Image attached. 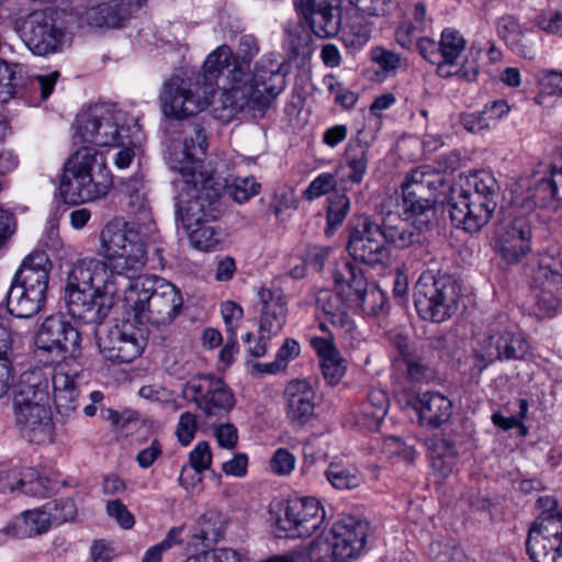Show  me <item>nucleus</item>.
Returning <instances> with one entry per match:
<instances>
[{
	"mask_svg": "<svg viewBox=\"0 0 562 562\" xmlns=\"http://www.w3.org/2000/svg\"><path fill=\"white\" fill-rule=\"evenodd\" d=\"M207 142L203 128L195 126L181 142H172L168 164L178 172L176 220L186 231L190 245L201 251L215 250L221 232L212 225L222 214L220 195L211 190L212 177L203 168Z\"/></svg>",
	"mask_w": 562,
	"mask_h": 562,
	"instance_id": "obj_1",
	"label": "nucleus"
},
{
	"mask_svg": "<svg viewBox=\"0 0 562 562\" xmlns=\"http://www.w3.org/2000/svg\"><path fill=\"white\" fill-rule=\"evenodd\" d=\"M218 97L211 103L216 120L228 123L241 112H263L285 88L282 65L263 55L252 71L225 69Z\"/></svg>",
	"mask_w": 562,
	"mask_h": 562,
	"instance_id": "obj_2",
	"label": "nucleus"
},
{
	"mask_svg": "<svg viewBox=\"0 0 562 562\" xmlns=\"http://www.w3.org/2000/svg\"><path fill=\"white\" fill-rule=\"evenodd\" d=\"M80 334L63 315H50L42 323L35 339L40 350L63 355L52 374L53 400L61 415H69L78 406L77 383L82 373L79 360Z\"/></svg>",
	"mask_w": 562,
	"mask_h": 562,
	"instance_id": "obj_3",
	"label": "nucleus"
},
{
	"mask_svg": "<svg viewBox=\"0 0 562 562\" xmlns=\"http://www.w3.org/2000/svg\"><path fill=\"white\" fill-rule=\"evenodd\" d=\"M337 294L328 297L323 304L329 324L336 329L337 336L349 344L360 339V333L349 312L363 308L378 314L386 302L383 290L373 286L367 291V280L358 263L348 259L338 261L333 272Z\"/></svg>",
	"mask_w": 562,
	"mask_h": 562,
	"instance_id": "obj_4",
	"label": "nucleus"
},
{
	"mask_svg": "<svg viewBox=\"0 0 562 562\" xmlns=\"http://www.w3.org/2000/svg\"><path fill=\"white\" fill-rule=\"evenodd\" d=\"M50 384L44 372L36 369L23 372L14 386L15 423L22 437L30 442L44 443L52 439Z\"/></svg>",
	"mask_w": 562,
	"mask_h": 562,
	"instance_id": "obj_5",
	"label": "nucleus"
},
{
	"mask_svg": "<svg viewBox=\"0 0 562 562\" xmlns=\"http://www.w3.org/2000/svg\"><path fill=\"white\" fill-rule=\"evenodd\" d=\"M123 303L139 324L166 326L180 314L183 299L171 282L157 276H145L127 281Z\"/></svg>",
	"mask_w": 562,
	"mask_h": 562,
	"instance_id": "obj_6",
	"label": "nucleus"
},
{
	"mask_svg": "<svg viewBox=\"0 0 562 562\" xmlns=\"http://www.w3.org/2000/svg\"><path fill=\"white\" fill-rule=\"evenodd\" d=\"M367 530V524L349 516L322 531L305 550L273 555L260 562H348L363 550Z\"/></svg>",
	"mask_w": 562,
	"mask_h": 562,
	"instance_id": "obj_7",
	"label": "nucleus"
},
{
	"mask_svg": "<svg viewBox=\"0 0 562 562\" xmlns=\"http://www.w3.org/2000/svg\"><path fill=\"white\" fill-rule=\"evenodd\" d=\"M112 186L105 157L92 146L78 148L66 161L59 192L67 204L95 201Z\"/></svg>",
	"mask_w": 562,
	"mask_h": 562,
	"instance_id": "obj_8",
	"label": "nucleus"
},
{
	"mask_svg": "<svg viewBox=\"0 0 562 562\" xmlns=\"http://www.w3.org/2000/svg\"><path fill=\"white\" fill-rule=\"evenodd\" d=\"M100 245L111 273L123 288L146 265L145 238L134 223H108L100 233Z\"/></svg>",
	"mask_w": 562,
	"mask_h": 562,
	"instance_id": "obj_9",
	"label": "nucleus"
},
{
	"mask_svg": "<svg viewBox=\"0 0 562 562\" xmlns=\"http://www.w3.org/2000/svg\"><path fill=\"white\" fill-rule=\"evenodd\" d=\"M50 261L46 252L35 250L21 263L7 293V313L30 318L45 304Z\"/></svg>",
	"mask_w": 562,
	"mask_h": 562,
	"instance_id": "obj_10",
	"label": "nucleus"
},
{
	"mask_svg": "<svg viewBox=\"0 0 562 562\" xmlns=\"http://www.w3.org/2000/svg\"><path fill=\"white\" fill-rule=\"evenodd\" d=\"M138 120L115 103L100 102L82 110L76 119L75 137L82 143L108 147L127 133H138Z\"/></svg>",
	"mask_w": 562,
	"mask_h": 562,
	"instance_id": "obj_11",
	"label": "nucleus"
},
{
	"mask_svg": "<svg viewBox=\"0 0 562 562\" xmlns=\"http://www.w3.org/2000/svg\"><path fill=\"white\" fill-rule=\"evenodd\" d=\"M199 74L172 75L162 86L159 103L162 114L169 119L181 120L195 115L206 109L212 92L211 85Z\"/></svg>",
	"mask_w": 562,
	"mask_h": 562,
	"instance_id": "obj_12",
	"label": "nucleus"
},
{
	"mask_svg": "<svg viewBox=\"0 0 562 562\" xmlns=\"http://www.w3.org/2000/svg\"><path fill=\"white\" fill-rule=\"evenodd\" d=\"M530 345L507 315H498L490 325L486 335L477 341L474 355L482 362L480 370L495 361L522 360Z\"/></svg>",
	"mask_w": 562,
	"mask_h": 562,
	"instance_id": "obj_13",
	"label": "nucleus"
},
{
	"mask_svg": "<svg viewBox=\"0 0 562 562\" xmlns=\"http://www.w3.org/2000/svg\"><path fill=\"white\" fill-rule=\"evenodd\" d=\"M456 283L447 276L424 272L414 286V304L418 315L434 323L449 319L458 308Z\"/></svg>",
	"mask_w": 562,
	"mask_h": 562,
	"instance_id": "obj_14",
	"label": "nucleus"
},
{
	"mask_svg": "<svg viewBox=\"0 0 562 562\" xmlns=\"http://www.w3.org/2000/svg\"><path fill=\"white\" fill-rule=\"evenodd\" d=\"M21 38L30 52L45 57L63 50L67 34L58 12L47 8L35 10L24 19Z\"/></svg>",
	"mask_w": 562,
	"mask_h": 562,
	"instance_id": "obj_15",
	"label": "nucleus"
},
{
	"mask_svg": "<svg viewBox=\"0 0 562 562\" xmlns=\"http://www.w3.org/2000/svg\"><path fill=\"white\" fill-rule=\"evenodd\" d=\"M260 304L259 336L249 352L256 358L263 357L268 351V341L279 335L286 323L288 300L280 286H261L257 291Z\"/></svg>",
	"mask_w": 562,
	"mask_h": 562,
	"instance_id": "obj_16",
	"label": "nucleus"
},
{
	"mask_svg": "<svg viewBox=\"0 0 562 562\" xmlns=\"http://www.w3.org/2000/svg\"><path fill=\"white\" fill-rule=\"evenodd\" d=\"M183 397L193 402L207 418L222 417L234 406V395L226 383L212 374L191 378L182 389Z\"/></svg>",
	"mask_w": 562,
	"mask_h": 562,
	"instance_id": "obj_17",
	"label": "nucleus"
},
{
	"mask_svg": "<svg viewBox=\"0 0 562 562\" xmlns=\"http://www.w3.org/2000/svg\"><path fill=\"white\" fill-rule=\"evenodd\" d=\"M443 186L442 178L434 172L420 169L412 170L401 184L400 206L407 216H427L439 200V189Z\"/></svg>",
	"mask_w": 562,
	"mask_h": 562,
	"instance_id": "obj_18",
	"label": "nucleus"
},
{
	"mask_svg": "<svg viewBox=\"0 0 562 562\" xmlns=\"http://www.w3.org/2000/svg\"><path fill=\"white\" fill-rule=\"evenodd\" d=\"M325 518V512L319 501L314 497H297L288 501L280 508L276 518L279 529L285 531L289 537H310L321 527Z\"/></svg>",
	"mask_w": 562,
	"mask_h": 562,
	"instance_id": "obj_19",
	"label": "nucleus"
},
{
	"mask_svg": "<svg viewBox=\"0 0 562 562\" xmlns=\"http://www.w3.org/2000/svg\"><path fill=\"white\" fill-rule=\"evenodd\" d=\"M465 194V189L453 188L446 202L452 224L469 233L481 231L492 218L496 204Z\"/></svg>",
	"mask_w": 562,
	"mask_h": 562,
	"instance_id": "obj_20",
	"label": "nucleus"
},
{
	"mask_svg": "<svg viewBox=\"0 0 562 562\" xmlns=\"http://www.w3.org/2000/svg\"><path fill=\"white\" fill-rule=\"evenodd\" d=\"M259 44L251 34L241 35L237 49L232 52L227 45H222L209 54L203 65L205 78L216 79L225 69L252 71L251 61L259 54Z\"/></svg>",
	"mask_w": 562,
	"mask_h": 562,
	"instance_id": "obj_21",
	"label": "nucleus"
},
{
	"mask_svg": "<svg viewBox=\"0 0 562 562\" xmlns=\"http://www.w3.org/2000/svg\"><path fill=\"white\" fill-rule=\"evenodd\" d=\"M385 245L386 235L382 227L360 217L350 231L347 250L355 260L374 266L386 257Z\"/></svg>",
	"mask_w": 562,
	"mask_h": 562,
	"instance_id": "obj_22",
	"label": "nucleus"
},
{
	"mask_svg": "<svg viewBox=\"0 0 562 562\" xmlns=\"http://www.w3.org/2000/svg\"><path fill=\"white\" fill-rule=\"evenodd\" d=\"M100 352L112 362L130 363L144 350L145 341L130 323L115 325L98 339Z\"/></svg>",
	"mask_w": 562,
	"mask_h": 562,
	"instance_id": "obj_23",
	"label": "nucleus"
},
{
	"mask_svg": "<svg viewBox=\"0 0 562 562\" xmlns=\"http://www.w3.org/2000/svg\"><path fill=\"white\" fill-rule=\"evenodd\" d=\"M531 223L528 217L514 216L501 222L496 232V247L507 263H518L530 250Z\"/></svg>",
	"mask_w": 562,
	"mask_h": 562,
	"instance_id": "obj_24",
	"label": "nucleus"
},
{
	"mask_svg": "<svg viewBox=\"0 0 562 562\" xmlns=\"http://www.w3.org/2000/svg\"><path fill=\"white\" fill-rule=\"evenodd\" d=\"M66 288L101 289L103 296H115L121 288L117 277L108 271L104 261L85 258L74 263L68 273Z\"/></svg>",
	"mask_w": 562,
	"mask_h": 562,
	"instance_id": "obj_25",
	"label": "nucleus"
},
{
	"mask_svg": "<svg viewBox=\"0 0 562 562\" xmlns=\"http://www.w3.org/2000/svg\"><path fill=\"white\" fill-rule=\"evenodd\" d=\"M65 301L71 317L83 323H99L106 317L114 296L105 297L101 289L66 288Z\"/></svg>",
	"mask_w": 562,
	"mask_h": 562,
	"instance_id": "obj_26",
	"label": "nucleus"
},
{
	"mask_svg": "<svg viewBox=\"0 0 562 562\" xmlns=\"http://www.w3.org/2000/svg\"><path fill=\"white\" fill-rule=\"evenodd\" d=\"M336 0H294V5L312 32L319 38L338 34L341 19Z\"/></svg>",
	"mask_w": 562,
	"mask_h": 562,
	"instance_id": "obj_27",
	"label": "nucleus"
},
{
	"mask_svg": "<svg viewBox=\"0 0 562 562\" xmlns=\"http://www.w3.org/2000/svg\"><path fill=\"white\" fill-rule=\"evenodd\" d=\"M59 503L65 514L60 516L57 514L52 515L48 512L50 504H46L43 509L25 510L7 526V532L13 537L29 538L48 531L53 520L72 519L76 514L74 502L65 499Z\"/></svg>",
	"mask_w": 562,
	"mask_h": 562,
	"instance_id": "obj_28",
	"label": "nucleus"
},
{
	"mask_svg": "<svg viewBox=\"0 0 562 562\" xmlns=\"http://www.w3.org/2000/svg\"><path fill=\"white\" fill-rule=\"evenodd\" d=\"M562 540V513H540L529 528L526 551L532 562L537 561Z\"/></svg>",
	"mask_w": 562,
	"mask_h": 562,
	"instance_id": "obj_29",
	"label": "nucleus"
},
{
	"mask_svg": "<svg viewBox=\"0 0 562 562\" xmlns=\"http://www.w3.org/2000/svg\"><path fill=\"white\" fill-rule=\"evenodd\" d=\"M147 0H112L89 9L86 21L98 29H120L135 18Z\"/></svg>",
	"mask_w": 562,
	"mask_h": 562,
	"instance_id": "obj_30",
	"label": "nucleus"
},
{
	"mask_svg": "<svg viewBox=\"0 0 562 562\" xmlns=\"http://www.w3.org/2000/svg\"><path fill=\"white\" fill-rule=\"evenodd\" d=\"M286 416L295 427H303L314 416L316 394L305 380L291 382L285 389Z\"/></svg>",
	"mask_w": 562,
	"mask_h": 562,
	"instance_id": "obj_31",
	"label": "nucleus"
},
{
	"mask_svg": "<svg viewBox=\"0 0 562 562\" xmlns=\"http://www.w3.org/2000/svg\"><path fill=\"white\" fill-rule=\"evenodd\" d=\"M499 38L516 55L532 59L535 55L533 35L524 29L513 15H504L496 22Z\"/></svg>",
	"mask_w": 562,
	"mask_h": 562,
	"instance_id": "obj_32",
	"label": "nucleus"
},
{
	"mask_svg": "<svg viewBox=\"0 0 562 562\" xmlns=\"http://www.w3.org/2000/svg\"><path fill=\"white\" fill-rule=\"evenodd\" d=\"M335 335L337 333L335 331ZM334 334L329 337H311L310 344L321 359V368L324 379L329 385H336L340 382L346 372L345 360L333 341Z\"/></svg>",
	"mask_w": 562,
	"mask_h": 562,
	"instance_id": "obj_33",
	"label": "nucleus"
},
{
	"mask_svg": "<svg viewBox=\"0 0 562 562\" xmlns=\"http://www.w3.org/2000/svg\"><path fill=\"white\" fill-rule=\"evenodd\" d=\"M415 408L422 426L439 428L452 414V402L439 392H424L418 395Z\"/></svg>",
	"mask_w": 562,
	"mask_h": 562,
	"instance_id": "obj_34",
	"label": "nucleus"
},
{
	"mask_svg": "<svg viewBox=\"0 0 562 562\" xmlns=\"http://www.w3.org/2000/svg\"><path fill=\"white\" fill-rule=\"evenodd\" d=\"M409 217L403 213L400 198L389 196V244L401 249L413 245L418 234Z\"/></svg>",
	"mask_w": 562,
	"mask_h": 562,
	"instance_id": "obj_35",
	"label": "nucleus"
},
{
	"mask_svg": "<svg viewBox=\"0 0 562 562\" xmlns=\"http://www.w3.org/2000/svg\"><path fill=\"white\" fill-rule=\"evenodd\" d=\"M533 282L539 288L562 289V250L551 248L539 255Z\"/></svg>",
	"mask_w": 562,
	"mask_h": 562,
	"instance_id": "obj_36",
	"label": "nucleus"
},
{
	"mask_svg": "<svg viewBox=\"0 0 562 562\" xmlns=\"http://www.w3.org/2000/svg\"><path fill=\"white\" fill-rule=\"evenodd\" d=\"M324 475L335 490L340 491L356 488L363 482L360 469L355 463L344 459L330 461Z\"/></svg>",
	"mask_w": 562,
	"mask_h": 562,
	"instance_id": "obj_37",
	"label": "nucleus"
},
{
	"mask_svg": "<svg viewBox=\"0 0 562 562\" xmlns=\"http://www.w3.org/2000/svg\"><path fill=\"white\" fill-rule=\"evenodd\" d=\"M121 191L125 196L130 212L135 216H139V220L147 221L150 216V206L143 177L133 176L125 179L122 181Z\"/></svg>",
	"mask_w": 562,
	"mask_h": 562,
	"instance_id": "obj_38",
	"label": "nucleus"
},
{
	"mask_svg": "<svg viewBox=\"0 0 562 562\" xmlns=\"http://www.w3.org/2000/svg\"><path fill=\"white\" fill-rule=\"evenodd\" d=\"M394 370L405 374L412 383H427L436 376V370L425 350H420Z\"/></svg>",
	"mask_w": 562,
	"mask_h": 562,
	"instance_id": "obj_39",
	"label": "nucleus"
},
{
	"mask_svg": "<svg viewBox=\"0 0 562 562\" xmlns=\"http://www.w3.org/2000/svg\"><path fill=\"white\" fill-rule=\"evenodd\" d=\"M468 189L465 194L471 196H480L481 200L488 201L497 205L499 195V184L495 177L487 171H476L468 177Z\"/></svg>",
	"mask_w": 562,
	"mask_h": 562,
	"instance_id": "obj_40",
	"label": "nucleus"
},
{
	"mask_svg": "<svg viewBox=\"0 0 562 562\" xmlns=\"http://www.w3.org/2000/svg\"><path fill=\"white\" fill-rule=\"evenodd\" d=\"M368 151L362 145L349 147L346 153V162L339 168L341 179L351 183H360L367 172Z\"/></svg>",
	"mask_w": 562,
	"mask_h": 562,
	"instance_id": "obj_41",
	"label": "nucleus"
},
{
	"mask_svg": "<svg viewBox=\"0 0 562 562\" xmlns=\"http://www.w3.org/2000/svg\"><path fill=\"white\" fill-rule=\"evenodd\" d=\"M465 45L467 41L458 30L446 27L441 32L439 41L442 67L445 65H454L464 52Z\"/></svg>",
	"mask_w": 562,
	"mask_h": 562,
	"instance_id": "obj_42",
	"label": "nucleus"
},
{
	"mask_svg": "<svg viewBox=\"0 0 562 562\" xmlns=\"http://www.w3.org/2000/svg\"><path fill=\"white\" fill-rule=\"evenodd\" d=\"M301 348L296 340L286 338L279 348L276 359L271 362L257 363L255 369L260 373L274 374L285 369L289 361L300 355Z\"/></svg>",
	"mask_w": 562,
	"mask_h": 562,
	"instance_id": "obj_43",
	"label": "nucleus"
},
{
	"mask_svg": "<svg viewBox=\"0 0 562 562\" xmlns=\"http://www.w3.org/2000/svg\"><path fill=\"white\" fill-rule=\"evenodd\" d=\"M223 536V524L216 513L203 514L196 521L193 538L204 544L217 542Z\"/></svg>",
	"mask_w": 562,
	"mask_h": 562,
	"instance_id": "obj_44",
	"label": "nucleus"
},
{
	"mask_svg": "<svg viewBox=\"0 0 562 562\" xmlns=\"http://www.w3.org/2000/svg\"><path fill=\"white\" fill-rule=\"evenodd\" d=\"M369 407L363 415L370 419L368 428L371 431L380 430L386 416V392L383 389L372 387L368 394Z\"/></svg>",
	"mask_w": 562,
	"mask_h": 562,
	"instance_id": "obj_45",
	"label": "nucleus"
},
{
	"mask_svg": "<svg viewBox=\"0 0 562 562\" xmlns=\"http://www.w3.org/2000/svg\"><path fill=\"white\" fill-rule=\"evenodd\" d=\"M54 487V482L47 476L40 475L35 469H24V479L21 488L22 494L34 497H46L53 492Z\"/></svg>",
	"mask_w": 562,
	"mask_h": 562,
	"instance_id": "obj_46",
	"label": "nucleus"
},
{
	"mask_svg": "<svg viewBox=\"0 0 562 562\" xmlns=\"http://www.w3.org/2000/svg\"><path fill=\"white\" fill-rule=\"evenodd\" d=\"M394 10L402 18V21L395 29V41L402 48L411 49L414 46L416 33L419 32L413 26L412 20L407 16L408 7L405 3H397Z\"/></svg>",
	"mask_w": 562,
	"mask_h": 562,
	"instance_id": "obj_47",
	"label": "nucleus"
},
{
	"mask_svg": "<svg viewBox=\"0 0 562 562\" xmlns=\"http://www.w3.org/2000/svg\"><path fill=\"white\" fill-rule=\"evenodd\" d=\"M350 201L345 194H335L329 199L327 210V227L325 234L330 236L344 223L349 212Z\"/></svg>",
	"mask_w": 562,
	"mask_h": 562,
	"instance_id": "obj_48",
	"label": "nucleus"
},
{
	"mask_svg": "<svg viewBox=\"0 0 562 562\" xmlns=\"http://www.w3.org/2000/svg\"><path fill=\"white\" fill-rule=\"evenodd\" d=\"M127 137H123L117 144L111 145L110 147L117 148V151L113 156V164L119 169H125L131 166L135 158V148L140 142V131L138 133H127Z\"/></svg>",
	"mask_w": 562,
	"mask_h": 562,
	"instance_id": "obj_49",
	"label": "nucleus"
},
{
	"mask_svg": "<svg viewBox=\"0 0 562 562\" xmlns=\"http://www.w3.org/2000/svg\"><path fill=\"white\" fill-rule=\"evenodd\" d=\"M558 291L540 288L535 306V313L539 318H551L562 312V300L554 294Z\"/></svg>",
	"mask_w": 562,
	"mask_h": 562,
	"instance_id": "obj_50",
	"label": "nucleus"
},
{
	"mask_svg": "<svg viewBox=\"0 0 562 562\" xmlns=\"http://www.w3.org/2000/svg\"><path fill=\"white\" fill-rule=\"evenodd\" d=\"M260 184L254 177H236L227 184V191L234 201L245 203L258 194Z\"/></svg>",
	"mask_w": 562,
	"mask_h": 562,
	"instance_id": "obj_51",
	"label": "nucleus"
},
{
	"mask_svg": "<svg viewBox=\"0 0 562 562\" xmlns=\"http://www.w3.org/2000/svg\"><path fill=\"white\" fill-rule=\"evenodd\" d=\"M392 345L395 348L397 356L392 360L393 368H398L400 364L418 353L419 349L408 333L400 330L392 337Z\"/></svg>",
	"mask_w": 562,
	"mask_h": 562,
	"instance_id": "obj_52",
	"label": "nucleus"
},
{
	"mask_svg": "<svg viewBox=\"0 0 562 562\" xmlns=\"http://www.w3.org/2000/svg\"><path fill=\"white\" fill-rule=\"evenodd\" d=\"M183 562H241V557L232 548H215L190 554Z\"/></svg>",
	"mask_w": 562,
	"mask_h": 562,
	"instance_id": "obj_53",
	"label": "nucleus"
},
{
	"mask_svg": "<svg viewBox=\"0 0 562 562\" xmlns=\"http://www.w3.org/2000/svg\"><path fill=\"white\" fill-rule=\"evenodd\" d=\"M555 186L557 183L550 176L535 179L530 198L533 200L535 204H539L540 206H546L552 201H560Z\"/></svg>",
	"mask_w": 562,
	"mask_h": 562,
	"instance_id": "obj_54",
	"label": "nucleus"
},
{
	"mask_svg": "<svg viewBox=\"0 0 562 562\" xmlns=\"http://www.w3.org/2000/svg\"><path fill=\"white\" fill-rule=\"evenodd\" d=\"M191 468L195 471L196 482L202 480L201 474L207 470L212 463V452L206 441H200L189 453Z\"/></svg>",
	"mask_w": 562,
	"mask_h": 562,
	"instance_id": "obj_55",
	"label": "nucleus"
},
{
	"mask_svg": "<svg viewBox=\"0 0 562 562\" xmlns=\"http://www.w3.org/2000/svg\"><path fill=\"white\" fill-rule=\"evenodd\" d=\"M336 186V178L334 175L324 172L318 175L307 187L304 196L307 200H315L328 192Z\"/></svg>",
	"mask_w": 562,
	"mask_h": 562,
	"instance_id": "obj_56",
	"label": "nucleus"
},
{
	"mask_svg": "<svg viewBox=\"0 0 562 562\" xmlns=\"http://www.w3.org/2000/svg\"><path fill=\"white\" fill-rule=\"evenodd\" d=\"M294 467L295 457L284 448L277 449L270 459L271 471L281 476L289 475Z\"/></svg>",
	"mask_w": 562,
	"mask_h": 562,
	"instance_id": "obj_57",
	"label": "nucleus"
},
{
	"mask_svg": "<svg viewBox=\"0 0 562 562\" xmlns=\"http://www.w3.org/2000/svg\"><path fill=\"white\" fill-rule=\"evenodd\" d=\"M11 318L5 308L0 306V359L11 360L12 353V335L10 330Z\"/></svg>",
	"mask_w": 562,
	"mask_h": 562,
	"instance_id": "obj_58",
	"label": "nucleus"
},
{
	"mask_svg": "<svg viewBox=\"0 0 562 562\" xmlns=\"http://www.w3.org/2000/svg\"><path fill=\"white\" fill-rule=\"evenodd\" d=\"M25 468L0 471V493H13L22 488Z\"/></svg>",
	"mask_w": 562,
	"mask_h": 562,
	"instance_id": "obj_59",
	"label": "nucleus"
},
{
	"mask_svg": "<svg viewBox=\"0 0 562 562\" xmlns=\"http://www.w3.org/2000/svg\"><path fill=\"white\" fill-rule=\"evenodd\" d=\"M196 431V417L194 414L186 412L180 415L176 435L181 445L188 446L194 438Z\"/></svg>",
	"mask_w": 562,
	"mask_h": 562,
	"instance_id": "obj_60",
	"label": "nucleus"
},
{
	"mask_svg": "<svg viewBox=\"0 0 562 562\" xmlns=\"http://www.w3.org/2000/svg\"><path fill=\"white\" fill-rule=\"evenodd\" d=\"M416 47L419 54L428 60L430 64L436 65L439 71H442V61L440 55L439 42L437 43L435 40L430 37H420Z\"/></svg>",
	"mask_w": 562,
	"mask_h": 562,
	"instance_id": "obj_61",
	"label": "nucleus"
},
{
	"mask_svg": "<svg viewBox=\"0 0 562 562\" xmlns=\"http://www.w3.org/2000/svg\"><path fill=\"white\" fill-rule=\"evenodd\" d=\"M106 513L110 517L114 518L121 527L125 529L132 528L135 524L134 516L120 499L108 502Z\"/></svg>",
	"mask_w": 562,
	"mask_h": 562,
	"instance_id": "obj_62",
	"label": "nucleus"
},
{
	"mask_svg": "<svg viewBox=\"0 0 562 562\" xmlns=\"http://www.w3.org/2000/svg\"><path fill=\"white\" fill-rule=\"evenodd\" d=\"M221 313L228 334H236L238 323L243 318V308L233 301H226L221 305Z\"/></svg>",
	"mask_w": 562,
	"mask_h": 562,
	"instance_id": "obj_63",
	"label": "nucleus"
},
{
	"mask_svg": "<svg viewBox=\"0 0 562 562\" xmlns=\"http://www.w3.org/2000/svg\"><path fill=\"white\" fill-rule=\"evenodd\" d=\"M537 26L546 33L562 36V10L550 15L540 14L536 18Z\"/></svg>",
	"mask_w": 562,
	"mask_h": 562,
	"instance_id": "obj_64",
	"label": "nucleus"
}]
</instances>
